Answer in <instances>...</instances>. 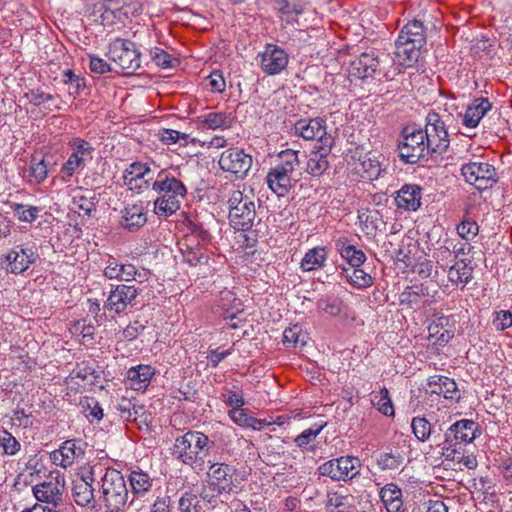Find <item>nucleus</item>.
I'll list each match as a JSON object with an SVG mask.
<instances>
[{
  "label": "nucleus",
  "mask_w": 512,
  "mask_h": 512,
  "mask_svg": "<svg viewBox=\"0 0 512 512\" xmlns=\"http://www.w3.org/2000/svg\"><path fill=\"white\" fill-rule=\"evenodd\" d=\"M473 269L464 260L457 261L449 267L448 279L454 284H461L462 288L472 279Z\"/></svg>",
  "instance_id": "72a5a7b5"
},
{
  "label": "nucleus",
  "mask_w": 512,
  "mask_h": 512,
  "mask_svg": "<svg viewBox=\"0 0 512 512\" xmlns=\"http://www.w3.org/2000/svg\"><path fill=\"white\" fill-rule=\"evenodd\" d=\"M400 74L398 66L391 64V59L386 56L380 59L375 51L363 52L350 63L349 75L360 80L368 78L393 80Z\"/></svg>",
  "instance_id": "f257e3e1"
},
{
  "label": "nucleus",
  "mask_w": 512,
  "mask_h": 512,
  "mask_svg": "<svg viewBox=\"0 0 512 512\" xmlns=\"http://www.w3.org/2000/svg\"><path fill=\"white\" fill-rule=\"evenodd\" d=\"M428 386L431 388V393L443 395L446 399L460 398L455 381L446 376L434 375L430 377Z\"/></svg>",
  "instance_id": "bb28decb"
},
{
  "label": "nucleus",
  "mask_w": 512,
  "mask_h": 512,
  "mask_svg": "<svg viewBox=\"0 0 512 512\" xmlns=\"http://www.w3.org/2000/svg\"><path fill=\"white\" fill-rule=\"evenodd\" d=\"M337 130H300V136L306 140H315L313 146H320V140L324 137L336 139Z\"/></svg>",
  "instance_id": "6e6d98bb"
},
{
  "label": "nucleus",
  "mask_w": 512,
  "mask_h": 512,
  "mask_svg": "<svg viewBox=\"0 0 512 512\" xmlns=\"http://www.w3.org/2000/svg\"><path fill=\"white\" fill-rule=\"evenodd\" d=\"M0 446L6 455H15L21 448L18 440L7 430L0 433Z\"/></svg>",
  "instance_id": "603ef678"
},
{
  "label": "nucleus",
  "mask_w": 512,
  "mask_h": 512,
  "mask_svg": "<svg viewBox=\"0 0 512 512\" xmlns=\"http://www.w3.org/2000/svg\"><path fill=\"white\" fill-rule=\"evenodd\" d=\"M61 455L60 466L66 468L73 463L75 457H78L81 453L80 449H77L74 440H67L63 443L59 449Z\"/></svg>",
  "instance_id": "de8ad7c7"
},
{
  "label": "nucleus",
  "mask_w": 512,
  "mask_h": 512,
  "mask_svg": "<svg viewBox=\"0 0 512 512\" xmlns=\"http://www.w3.org/2000/svg\"><path fill=\"white\" fill-rule=\"evenodd\" d=\"M63 488L64 483H60L58 478H51L35 485L33 494L38 501L50 504V508L56 510L63 502Z\"/></svg>",
  "instance_id": "a211bd4d"
},
{
  "label": "nucleus",
  "mask_w": 512,
  "mask_h": 512,
  "mask_svg": "<svg viewBox=\"0 0 512 512\" xmlns=\"http://www.w3.org/2000/svg\"><path fill=\"white\" fill-rule=\"evenodd\" d=\"M117 409L120 412V416L127 421H137L138 418L142 419L141 422H147L148 420L145 407L133 404L130 400L122 399Z\"/></svg>",
  "instance_id": "473e14b6"
},
{
  "label": "nucleus",
  "mask_w": 512,
  "mask_h": 512,
  "mask_svg": "<svg viewBox=\"0 0 512 512\" xmlns=\"http://www.w3.org/2000/svg\"><path fill=\"white\" fill-rule=\"evenodd\" d=\"M25 97L28 99V101L36 106L54 102L55 97L54 95L50 93H46L45 91L37 88V89H31L28 92L25 93Z\"/></svg>",
  "instance_id": "4d7b16f0"
},
{
  "label": "nucleus",
  "mask_w": 512,
  "mask_h": 512,
  "mask_svg": "<svg viewBox=\"0 0 512 512\" xmlns=\"http://www.w3.org/2000/svg\"><path fill=\"white\" fill-rule=\"evenodd\" d=\"M381 501L386 507L387 512H399L402 505V491L394 483L386 484L379 492Z\"/></svg>",
  "instance_id": "c85d7f7f"
},
{
  "label": "nucleus",
  "mask_w": 512,
  "mask_h": 512,
  "mask_svg": "<svg viewBox=\"0 0 512 512\" xmlns=\"http://www.w3.org/2000/svg\"><path fill=\"white\" fill-rule=\"evenodd\" d=\"M234 119L232 113L218 112L207 114L204 122L208 128H231Z\"/></svg>",
  "instance_id": "c03bdc74"
},
{
  "label": "nucleus",
  "mask_w": 512,
  "mask_h": 512,
  "mask_svg": "<svg viewBox=\"0 0 512 512\" xmlns=\"http://www.w3.org/2000/svg\"><path fill=\"white\" fill-rule=\"evenodd\" d=\"M206 86L211 92L222 93L226 87L222 73L220 71H213L207 78Z\"/></svg>",
  "instance_id": "e2e57ef3"
},
{
  "label": "nucleus",
  "mask_w": 512,
  "mask_h": 512,
  "mask_svg": "<svg viewBox=\"0 0 512 512\" xmlns=\"http://www.w3.org/2000/svg\"><path fill=\"white\" fill-rule=\"evenodd\" d=\"M38 259L34 247L18 245L5 256L6 270L10 273L20 274L25 272Z\"/></svg>",
  "instance_id": "f3484780"
},
{
  "label": "nucleus",
  "mask_w": 512,
  "mask_h": 512,
  "mask_svg": "<svg viewBox=\"0 0 512 512\" xmlns=\"http://www.w3.org/2000/svg\"><path fill=\"white\" fill-rule=\"evenodd\" d=\"M477 429L478 424L473 420H458L446 430L444 440L450 446L462 448L476 438Z\"/></svg>",
  "instance_id": "2eb2a0df"
},
{
  "label": "nucleus",
  "mask_w": 512,
  "mask_h": 512,
  "mask_svg": "<svg viewBox=\"0 0 512 512\" xmlns=\"http://www.w3.org/2000/svg\"><path fill=\"white\" fill-rule=\"evenodd\" d=\"M94 483L92 468L73 480L72 496L77 505L98 510V495L95 494Z\"/></svg>",
  "instance_id": "1a4fd4ad"
},
{
  "label": "nucleus",
  "mask_w": 512,
  "mask_h": 512,
  "mask_svg": "<svg viewBox=\"0 0 512 512\" xmlns=\"http://www.w3.org/2000/svg\"><path fill=\"white\" fill-rule=\"evenodd\" d=\"M229 416L234 423L239 426L251 428L253 417L247 413L245 409H232L229 411Z\"/></svg>",
  "instance_id": "338daca9"
},
{
  "label": "nucleus",
  "mask_w": 512,
  "mask_h": 512,
  "mask_svg": "<svg viewBox=\"0 0 512 512\" xmlns=\"http://www.w3.org/2000/svg\"><path fill=\"white\" fill-rule=\"evenodd\" d=\"M106 56L125 74H134L141 67V53L130 40L114 39L108 46Z\"/></svg>",
  "instance_id": "423d86ee"
},
{
  "label": "nucleus",
  "mask_w": 512,
  "mask_h": 512,
  "mask_svg": "<svg viewBox=\"0 0 512 512\" xmlns=\"http://www.w3.org/2000/svg\"><path fill=\"white\" fill-rule=\"evenodd\" d=\"M423 47L414 46L413 44H409L403 42L402 40L396 39L395 41V56L398 59V64L392 63L394 66H398L401 70V67H411L415 62L418 61L420 50Z\"/></svg>",
  "instance_id": "393cba45"
},
{
  "label": "nucleus",
  "mask_w": 512,
  "mask_h": 512,
  "mask_svg": "<svg viewBox=\"0 0 512 512\" xmlns=\"http://www.w3.org/2000/svg\"><path fill=\"white\" fill-rule=\"evenodd\" d=\"M422 188L416 184H405L397 191L395 203L405 211H416L421 206Z\"/></svg>",
  "instance_id": "6ab92c4d"
},
{
  "label": "nucleus",
  "mask_w": 512,
  "mask_h": 512,
  "mask_svg": "<svg viewBox=\"0 0 512 512\" xmlns=\"http://www.w3.org/2000/svg\"><path fill=\"white\" fill-rule=\"evenodd\" d=\"M160 139L167 145L180 143L181 146H187L189 143L201 142L180 130H162Z\"/></svg>",
  "instance_id": "ea45409f"
},
{
  "label": "nucleus",
  "mask_w": 512,
  "mask_h": 512,
  "mask_svg": "<svg viewBox=\"0 0 512 512\" xmlns=\"http://www.w3.org/2000/svg\"><path fill=\"white\" fill-rule=\"evenodd\" d=\"M337 251L351 267H360L366 260L364 252L354 245L348 244L345 239H338L335 243Z\"/></svg>",
  "instance_id": "7c9ffc66"
},
{
  "label": "nucleus",
  "mask_w": 512,
  "mask_h": 512,
  "mask_svg": "<svg viewBox=\"0 0 512 512\" xmlns=\"http://www.w3.org/2000/svg\"><path fill=\"white\" fill-rule=\"evenodd\" d=\"M63 83L68 86V93L74 98L85 89V79L68 69L63 72Z\"/></svg>",
  "instance_id": "58836bf2"
},
{
  "label": "nucleus",
  "mask_w": 512,
  "mask_h": 512,
  "mask_svg": "<svg viewBox=\"0 0 512 512\" xmlns=\"http://www.w3.org/2000/svg\"><path fill=\"white\" fill-rule=\"evenodd\" d=\"M334 145V138L324 137L320 146H313L307 161V172L314 177L321 176L329 167L327 156Z\"/></svg>",
  "instance_id": "dca6fc26"
},
{
  "label": "nucleus",
  "mask_w": 512,
  "mask_h": 512,
  "mask_svg": "<svg viewBox=\"0 0 512 512\" xmlns=\"http://www.w3.org/2000/svg\"><path fill=\"white\" fill-rule=\"evenodd\" d=\"M150 56L152 61L163 69L172 68L174 63L178 62L176 58H173L168 52L159 47L151 49Z\"/></svg>",
  "instance_id": "8fccbe9b"
},
{
  "label": "nucleus",
  "mask_w": 512,
  "mask_h": 512,
  "mask_svg": "<svg viewBox=\"0 0 512 512\" xmlns=\"http://www.w3.org/2000/svg\"><path fill=\"white\" fill-rule=\"evenodd\" d=\"M190 233L198 238L201 242H209L211 239L210 232L200 222L189 220L187 225Z\"/></svg>",
  "instance_id": "774afa93"
},
{
  "label": "nucleus",
  "mask_w": 512,
  "mask_h": 512,
  "mask_svg": "<svg viewBox=\"0 0 512 512\" xmlns=\"http://www.w3.org/2000/svg\"><path fill=\"white\" fill-rule=\"evenodd\" d=\"M398 40L413 44L414 46L425 47L426 45V29L423 22L413 19L408 21L399 32Z\"/></svg>",
  "instance_id": "4be33fe9"
},
{
  "label": "nucleus",
  "mask_w": 512,
  "mask_h": 512,
  "mask_svg": "<svg viewBox=\"0 0 512 512\" xmlns=\"http://www.w3.org/2000/svg\"><path fill=\"white\" fill-rule=\"evenodd\" d=\"M214 447V442L208 436L199 431H188L177 437L174 443L173 455L183 464L193 469L203 470L204 460L199 454L209 451Z\"/></svg>",
  "instance_id": "f03ea898"
},
{
  "label": "nucleus",
  "mask_w": 512,
  "mask_h": 512,
  "mask_svg": "<svg viewBox=\"0 0 512 512\" xmlns=\"http://www.w3.org/2000/svg\"><path fill=\"white\" fill-rule=\"evenodd\" d=\"M80 405L85 412L86 417L93 422L94 420L100 421L103 417V410L100 407L98 401L94 398L86 399L85 401H81Z\"/></svg>",
  "instance_id": "864d4df0"
},
{
  "label": "nucleus",
  "mask_w": 512,
  "mask_h": 512,
  "mask_svg": "<svg viewBox=\"0 0 512 512\" xmlns=\"http://www.w3.org/2000/svg\"><path fill=\"white\" fill-rule=\"evenodd\" d=\"M327 256L328 253L325 247L317 246L309 249L300 263V268L305 272L319 269L324 266Z\"/></svg>",
  "instance_id": "2f4dec72"
},
{
  "label": "nucleus",
  "mask_w": 512,
  "mask_h": 512,
  "mask_svg": "<svg viewBox=\"0 0 512 512\" xmlns=\"http://www.w3.org/2000/svg\"><path fill=\"white\" fill-rule=\"evenodd\" d=\"M404 462L403 453L399 449H390L377 457V464L382 470L398 469Z\"/></svg>",
  "instance_id": "e433bc0d"
},
{
  "label": "nucleus",
  "mask_w": 512,
  "mask_h": 512,
  "mask_svg": "<svg viewBox=\"0 0 512 512\" xmlns=\"http://www.w3.org/2000/svg\"><path fill=\"white\" fill-rule=\"evenodd\" d=\"M478 229L475 221L464 220L457 226V233L461 238L469 240L478 234Z\"/></svg>",
  "instance_id": "680f3d73"
},
{
  "label": "nucleus",
  "mask_w": 512,
  "mask_h": 512,
  "mask_svg": "<svg viewBox=\"0 0 512 512\" xmlns=\"http://www.w3.org/2000/svg\"><path fill=\"white\" fill-rule=\"evenodd\" d=\"M350 507V496L333 493L328 496L327 508L331 512H348Z\"/></svg>",
  "instance_id": "3c124183"
},
{
  "label": "nucleus",
  "mask_w": 512,
  "mask_h": 512,
  "mask_svg": "<svg viewBox=\"0 0 512 512\" xmlns=\"http://www.w3.org/2000/svg\"><path fill=\"white\" fill-rule=\"evenodd\" d=\"M438 290H430L428 284H421L419 286H409L400 295L399 302L401 305L412 307L417 304L421 297L429 296L435 297Z\"/></svg>",
  "instance_id": "c756f323"
},
{
  "label": "nucleus",
  "mask_w": 512,
  "mask_h": 512,
  "mask_svg": "<svg viewBox=\"0 0 512 512\" xmlns=\"http://www.w3.org/2000/svg\"><path fill=\"white\" fill-rule=\"evenodd\" d=\"M342 274H345L347 281L357 288H367L373 284V278L359 267L348 269L343 267Z\"/></svg>",
  "instance_id": "4c0bfd02"
},
{
  "label": "nucleus",
  "mask_w": 512,
  "mask_h": 512,
  "mask_svg": "<svg viewBox=\"0 0 512 512\" xmlns=\"http://www.w3.org/2000/svg\"><path fill=\"white\" fill-rule=\"evenodd\" d=\"M372 404L377 410L385 416H394V407L389 397V391L383 387L378 394L373 396Z\"/></svg>",
  "instance_id": "a19ab883"
},
{
  "label": "nucleus",
  "mask_w": 512,
  "mask_h": 512,
  "mask_svg": "<svg viewBox=\"0 0 512 512\" xmlns=\"http://www.w3.org/2000/svg\"><path fill=\"white\" fill-rule=\"evenodd\" d=\"M121 226L130 231L139 230L147 222L146 214L141 205H128L122 210Z\"/></svg>",
  "instance_id": "b1692460"
},
{
  "label": "nucleus",
  "mask_w": 512,
  "mask_h": 512,
  "mask_svg": "<svg viewBox=\"0 0 512 512\" xmlns=\"http://www.w3.org/2000/svg\"><path fill=\"white\" fill-rule=\"evenodd\" d=\"M292 171L276 165L267 175L269 188L279 197L285 196L291 188L290 174Z\"/></svg>",
  "instance_id": "412c9836"
},
{
  "label": "nucleus",
  "mask_w": 512,
  "mask_h": 512,
  "mask_svg": "<svg viewBox=\"0 0 512 512\" xmlns=\"http://www.w3.org/2000/svg\"><path fill=\"white\" fill-rule=\"evenodd\" d=\"M491 107L492 105L487 98L474 99L463 115V124L467 128H475Z\"/></svg>",
  "instance_id": "5701e85b"
},
{
  "label": "nucleus",
  "mask_w": 512,
  "mask_h": 512,
  "mask_svg": "<svg viewBox=\"0 0 512 512\" xmlns=\"http://www.w3.org/2000/svg\"><path fill=\"white\" fill-rule=\"evenodd\" d=\"M130 485L134 494H140L151 488V479L143 471H132L129 475Z\"/></svg>",
  "instance_id": "a18cd8bd"
},
{
  "label": "nucleus",
  "mask_w": 512,
  "mask_h": 512,
  "mask_svg": "<svg viewBox=\"0 0 512 512\" xmlns=\"http://www.w3.org/2000/svg\"><path fill=\"white\" fill-rule=\"evenodd\" d=\"M152 189L160 194L154 201V212L165 217L174 214L180 208V198H184L186 194V188L180 180L162 173H159L157 180L152 183Z\"/></svg>",
  "instance_id": "20e7f679"
},
{
  "label": "nucleus",
  "mask_w": 512,
  "mask_h": 512,
  "mask_svg": "<svg viewBox=\"0 0 512 512\" xmlns=\"http://www.w3.org/2000/svg\"><path fill=\"white\" fill-rule=\"evenodd\" d=\"M360 461L356 457L342 456L323 463L319 468L322 476L333 480H350L359 473Z\"/></svg>",
  "instance_id": "6e6552de"
},
{
  "label": "nucleus",
  "mask_w": 512,
  "mask_h": 512,
  "mask_svg": "<svg viewBox=\"0 0 512 512\" xmlns=\"http://www.w3.org/2000/svg\"><path fill=\"white\" fill-rule=\"evenodd\" d=\"M325 427V424H315L312 427L305 429L300 435L295 438V443L302 449L313 451L314 447L310 443L320 434Z\"/></svg>",
  "instance_id": "79ce46f5"
},
{
  "label": "nucleus",
  "mask_w": 512,
  "mask_h": 512,
  "mask_svg": "<svg viewBox=\"0 0 512 512\" xmlns=\"http://www.w3.org/2000/svg\"><path fill=\"white\" fill-rule=\"evenodd\" d=\"M12 208L15 216L22 222L34 221L41 211L39 207L19 203L13 204Z\"/></svg>",
  "instance_id": "09e8293b"
},
{
  "label": "nucleus",
  "mask_w": 512,
  "mask_h": 512,
  "mask_svg": "<svg viewBox=\"0 0 512 512\" xmlns=\"http://www.w3.org/2000/svg\"><path fill=\"white\" fill-rule=\"evenodd\" d=\"M47 167L48 164L43 157L39 158L37 155H33L28 169V181L34 184L42 183L48 175Z\"/></svg>",
  "instance_id": "c9c22d12"
},
{
  "label": "nucleus",
  "mask_w": 512,
  "mask_h": 512,
  "mask_svg": "<svg viewBox=\"0 0 512 512\" xmlns=\"http://www.w3.org/2000/svg\"><path fill=\"white\" fill-rule=\"evenodd\" d=\"M460 171L465 181L480 191L492 188L497 182L496 170L489 163H467L462 165Z\"/></svg>",
  "instance_id": "0eeeda50"
},
{
  "label": "nucleus",
  "mask_w": 512,
  "mask_h": 512,
  "mask_svg": "<svg viewBox=\"0 0 512 512\" xmlns=\"http://www.w3.org/2000/svg\"><path fill=\"white\" fill-rule=\"evenodd\" d=\"M124 183L129 186L131 190L141 191L143 185L138 184V181L144 184H149L153 180L152 172L145 164L135 162L132 163L125 171Z\"/></svg>",
  "instance_id": "aec40b11"
},
{
  "label": "nucleus",
  "mask_w": 512,
  "mask_h": 512,
  "mask_svg": "<svg viewBox=\"0 0 512 512\" xmlns=\"http://www.w3.org/2000/svg\"><path fill=\"white\" fill-rule=\"evenodd\" d=\"M252 156L246 154L242 149H228L224 151L218 161L220 168L243 179L247 176L252 166Z\"/></svg>",
  "instance_id": "9b49d317"
},
{
  "label": "nucleus",
  "mask_w": 512,
  "mask_h": 512,
  "mask_svg": "<svg viewBox=\"0 0 512 512\" xmlns=\"http://www.w3.org/2000/svg\"><path fill=\"white\" fill-rule=\"evenodd\" d=\"M155 370L149 365H138L127 371V380L133 390L144 391L149 386Z\"/></svg>",
  "instance_id": "a878e982"
},
{
  "label": "nucleus",
  "mask_w": 512,
  "mask_h": 512,
  "mask_svg": "<svg viewBox=\"0 0 512 512\" xmlns=\"http://www.w3.org/2000/svg\"><path fill=\"white\" fill-rule=\"evenodd\" d=\"M139 291L134 285L120 284L112 289L103 305L104 311L114 314L123 313L129 306H133Z\"/></svg>",
  "instance_id": "f8f14e48"
},
{
  "label": "nucleus",
  "mask_w": 512,
  "mask_h": 512,
  "mask_svg": "<svg viewBox=\"0 0 512 512\" xmlns=\"http://www.w3.org/2000/svg\"><path fill=\"white\" fill-rule=\"evenodd\" d=\"M260 68L267 75H277L288 65L289 56L286 51L275 45L266 44L263 52L259 53Z\"/></svg>",
  "instance_id": "ddd939ff"
},
{
  "label": "nucleus",
  "mask_w": 512,
  "mask_h": 512,
  "mask_svg": "<svg viewBox=\"0 0 512 512\" xmlns=\"http://www.w3.org/2000/svg\"><path fill=\"white\" fill-rule=\"evenodd\" d=\"M97 485L99 486L98 507L104 506L109 512H120L128 499L123 475L115 469H107Z\"/></svg>",
  "instance_id": "7ed1b4c3"
},
{
  "label": "nucleus",
  "mask_w": 512,
  "mask_h": 512,
  "mask_svg": "<svg viewBox=\"0 0 512 512\" xmlns=\"http://www.w3.org/2000/svg\"><path fill=\"white\" fill-rule=\"evenodd\" d=\"M228 219L231 227L237 231H249L257 216L254 195L249 196L240 190L231 193L228 199Z\"/></svg>",
  "instance_id": "39448f33"
},
{
  "label": "nucleus",
  "mask_w": 512,
  "mask_h": 512,
  "mask_svg": "<svg viewBox=\"0 0 512 512\" xmlns=\"http://www.w3.org/2000/svg\"><path fill=\"white\" fill-rule=\"evenodd\" d=\"M306 334L303 333L301 327L294 325L286 328L283 332V344L286 347H298L306 344Z\"/></svg>",
  "instance_id": "37998d69"
},
{
  "label": "nucleus",
  "mask_w": 512,
  "mask_h": 512,
  "mask_svg": "<svg viewBox=\"0 0 512 512\" xmlns=\"http://www.w3.org/2000/svg\"><path fill=\"white\" fill-rule=\"evenodd\" d=\"M493 326L497 331H504L512 326V312L500 310L495 312Z\"/></svg>",
  "instance_id": "052dcab7"
},
{
  "label": "nucleus",
  "mask_w": 512,
  "mask_h": 512,
  "mask_svg": "<svg viewBox=\"0 0 512 512\" xmlns=\"http://www.w3.org/2000/svg\"><path fill=\"white\" fill-rule=\"evenodd\" d=\"M361 170L366 174V178L373 180L380 176V164L376 159L365 156L360 161Z\"/></svg>",
  "instance_id": "13d9d810"
},
{
  "label": "nucleus",
  "mask_w": 512,
  "mask_h": 512,
  "mask_svg": "<svg viewBox=\"0 0 512 512\" xmlns=\"http://www.w3.org/2000/svg\"><path fill=\"white\" fill-rule=\"evenodd\" d=\"M428 130H412L404 136L403 141L398 144V151L401 160L405 163L415 164L425 156Z\"/></svg>",
  "instance_id": "9d476101"
},
{
  "label": "nucleus",
  "mask_w": 512,
  "mask_h": 512,
  "mask_svg": "<svg viewBox=\"0 0 512 512\" xmlns=\"http://www.w3.org/2000/svg\"><path fill=\"white\" fill-rule=\"evenodd\" d=\"M411 428L415 437L421 442L428 440L432 434V425L424 417H414L411 421Z\"/></svg>",
  "instance_id": "49530a36"
},
{
  "label": "nucleus",
  "mask_w": 512,
  "mask_h": 512,
  "mask_svg": "<svg viewBox=\"0 0 512 512\" xmlns=\"http://www.w3.org/2000/svg\"><path fill=\"white\" fill-rule=\"evenodd\" d=\"M447 132L448 130H431V132H427V138H425L427 153H442L447 149L449 144Z\"/></svg>",
  "instance_id": "f704fd0d"
},
{
  "label": "nucleus",
  "mask_w": 512,
  "mask_h": 512,
  "mask_svg": "<svg viewBox=\"0 0 512 512\" xmlns=\"http://www.w3.org/2000/svg\"><path fill=\"white\" fill-rule=\"evenodd\" d=\"M451 246L452 240L446 239L444 244L434 251L433 257L443 269H445L447 266V263L444 262L453 256L451 252Z\"/></svg>",
  "instance_id": "bf43d9fd"
},
{
  "label": "nucleus",
  "mask_w": 512,
  "mask_h": 512,
  "mask_svg": "<svg viewBox=\"0 0 512 512\" xmlns=\"http://www.w3.org/2000/svg\"><path fill=\"white\" fill-rule=\"evenodd\" d=\"M199 501L197 497L190 493H185L179 499V510L180 512H199Z\"/></svg>",
  "instance_id": "0e129e2a"
},
{
  "label": "nucleus",
  "mask_w": 512,
  "mask_h": 512,
  "mask_svg": "<svg viewBox=\"0 0 512 512\" xmlns=\"http://www.w3.org/2000/svg\"><path fill=\"white\" fill-rule=\"evenodd\" d=\"M184 261L190 266L203 265L208 263V255L200 248H189L183 253Z\"/></svg>",
  "instance_id": "5fc2aeb1"
},
{
  "label": "nucleus",
  "mask_w": 512,
  "mask_h": 512,
  "mask_svg": "<svg viewBox=\"0 0 512 512\" xmlns=\"http://www.w3.org/2000/svg\"><path fill=\"white\" fill-rule=\"evenodd\" d=\"M234 469L228 464L213 463L210 465L207 475L209 477V489L216 495L233 492Z\"/></svg>",
  "instance_id": "4468645a"
},
{
  "label": "nucleus",
  "mask_w": 512,
  "mask_h": 512,
  "mask_svg": "<svg viewBox=\"0 0 512 512\" xmlns=\"http://www.w3.org/2000/svg\"><path fill=\"white\" fill-rule=\"evenodd\" d=\"M280 163L277 164L280 167L287 168V170L294 171L295 165L299 163L297 152L294 150H285L278 155Z\"/></svg>",
  "instance_id": "69168bd1"
},
{
  "label": "nucleus",
  "mask_w": 512,
  "mask_h": 512,
  "mask_svg": "<svg viewBox=\"0 0 512 512\" xmlns=\"http://www.w3.org/2000/svg\"><path fill=\"white\" fill-rule=\"evenodd\" d=\"M104 275L108 279L131 282L136 279L137 269L133 264H119L115 259H111L104 269Z\"/></svg>",
  "instance_id": "cd10ccee"
}]
</instances>
